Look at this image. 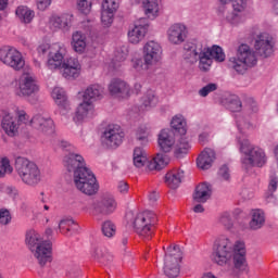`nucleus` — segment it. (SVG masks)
Returning a JSON list of instances; mask_svg holds the SVG:
<instances>
[{"label":"nucleus","instance_id":"49","mask_svg":"<svg viewBox=\"0 0 278 278\" xmlns=\"http://www.w3.org/2000/svg\"><path fill=\"white\" fill-rule=\"evenodd\" d=\"M102 205L109 210H116V207H118V203H116L114 195H104L102 199Z\"/></svg>","mask_w":278,"mask_h":278},{"label":"nucleus","instance_id":"6","mask_svg":"<svg viewBox=\"0 0 278 278\" xmlns=\"http://www.w3.org/2000/svg\"><path fill=\"white\" fill-rule=\"evenodd\" d=\"M127 225L141 238H152L153 229L157 225V215L151 210H129L125 215Z\"/></svg>","mask_w":278,"mask_h":278},{"label":"nucleus","instance_id":"63","mask_svg":"<svg viewBox=\"0 0 278 278\" xmlns=\"http://www.w3.org/2000/svg\"><path fill=\"white\" fill-rule=\"evenodd\" d=\"M134 90L138 94L142 90V84L136 83L134 86Z\"/></svg>","mask_w":278,"mask_h":278},{"label":"nucleus","instance_id":"9","mask_svg":"<svg viewBox=\"0 0 278 278\" xmlns=\"http://www.w3.org/2000/svg\"><path fill=\"white\" fill-rule=\"evenodd\" d=\"M38 92H40L38 77L34 74L31 66L26 65L18 78L16 94L22 99H27L29 103H36Z\"/></svg>","mask_w":278,"mask_h":278},{"label":"nucleus","instance_id":"14","mask_svg":"<svg viewBox=\"0 0 278 278\" xmlns=\"http://www.w3.org/2000/svg\"><path fill=\"white\" fill-rule=\"evenodd\" d=\"M21 123L24 125L29 123V115L24 110H16L14 113L4 112L1 118V129L9 138H14L18 136Z\"/></svg>","mask_w":278,"mask_h":278},{"label":"nucleus","instance_id":"37","mask_svg":"<svg viewBox=\"0 0 278 278\" xmlns=\"http://www.w3.org/2000/svg\"><path fill=\"white\" fill-rule=\"evenodd\" d=\"M79 229V226L77 225V222H75L71 217L62 218L59 222V231L60 233H63V236H68L71 231H77Z\"/></svg>","mask_w":278,"mask_h":278},{"label":"nucleus","instance_id":"33","mask_svg":"<svg viewBox=\"0 0 278 278\" xmlns=\"http://www.w3.org/2000/svg\"><path fill=\"white\" fill-rule=\"evenodd\" d=\"M170 127L180 136H186L188 132V123L186 122V117L181 114H176L172 117Z\"/></svg>","mask_w":278,"mask_h":278},{"label":"nucleus","instance_id":"20","mask_svg":"<svg viewBox=\"0 0 278 278\" xmlns=\"http://www.w3.org/2000/svg\"><path fill=\"white\" fill-rule=\"evenodd\" d=\"M125 132L123 131V128L118 125H110L102 136V142L103 146L109 149H116L123 144Z\"/></svg>","mask_w":278,"mask_h":278},{"label":"nucleus","instance_id":"54","mask_svg":"<svg viewBox=\"0 0 278 278\" xmlns=\"http://www.w3.org/2000/svg\"><path fill=\"white\" fill-rule=\"evenodd\" d=\"M58 144L60 149H63V151H75V146L66 140H59Z\"/></svg>","mask_w":278,"mask_h":278},{"label":"nucleus","instance_id":"13","mask_svg":"<svg viewBox=\"0 0 278 278\" xmlns=\"http://www.w3.org/2000/svg\"><path fill=\"white\" fill-rule=\"evenodd\" d=\"M15 170L26 186H38L42 181V173L38 165L23 156L15 159Z\"/></svg>","mask_w":278,"mask_h":278},{"label":"nucleus","instance_id":"47","mask_svg":"<svg viewBox=\"0 0 278 278\" xmlns=\"http://www.w3.org/2000/svg\"><path fill=\"white\" fill-rule=\"evenodd\" d=\"M219 223L223 225L226 229H231L233 227V218L229 214V212H224L219 216Z\"/></svg>","mask_w":278,"mask_h":278},{"label":"nucleus","instance_id":"10","mask_svg":"<svg viewBox=\"0 0 278 278\" xmlns=\"http://www.w3.org/2000/svg\"><path fill=\"white\" fill-rule=\"evenodd\" d=\"M26 244L29 251L39 262L40 266H45L48 262H51V253L53 245L51 241L42 240V237L36 230H28L26 232Z\"/></svg>","mask_w":278,"mask_h":278},{"label":"nucleus","instance_id":"19","mask_svg":"<svg viewBox=\"0 0 278 278\" xmlns=\"http://www.w3.org/2000/svg\"><path fill=\"white\" fill-rule=\"evenodd\" d=\"M109 94L118 101H125L134 94L131 85L122 78H113L108 86Z\"/></svg>","mask_w":278,"mask_h":278},{"label":"nucleus","instance_id":"34","mask_svg":"<svg viewBox=\"0 0 278 278\" xmlns=\"http://www.w3.org/2000/svg\"><path fill=\"white\" fill-rule=\"evenodd\" d=\"M142 5L148 18H155L160 15V0H143Z\"/></svg>","mask_w":278,"mask_h":278},{"label":"nucleus","instance_id":"45","mask_svg":"<svg viewBox=\"0 0 278 278\" xmlns=\"http://www.w3.org/2000/svg\"><path fill=\"white\" fill-rule=\"evenodd\" d=\"M216 90H218V85L216 83H210L206 86L202 87L199 91L198 94L200 97H207L208 94H211V92H216Z\"/></svg>","mask_w":278,"mask_h":278},{"label":"nucleus","instance_id":"39","mask_svg":"<svg viewBox=\"0 0 278 278\" xmlns=\"http://www.w3.org/2000/svg\"><path fill=\"white\" fill-rule=\"evenodd\" d=\"M16 17L21 23H30L34 21V16H36V13L34 10L29 9L28 7L21 5L15 11Z\"/></svg>","mask_w":278,"mask_h":278},{"label":"nucleus","instance_id":"50","mask_svg":"<svg viewBox=\"0 0 278 278\" xmlns=\"http://www.w3.org/2000/svg\"><path fill=\"white\" fill-rule=\"evenodd\" d=\"M125 60H127V53H123L121 56H117L116 59H114L111 62V68H113V71H118V68H121V66H123V62H125Z\"/></svg>","mask_w":278,"mask_h":278},{"label":"nucleus","instance_id":"41","mask_svg":"<svg viewBox=\"0 0 278 278\" xmlns=\"http://www.w3.org/2000/svg\"><path fill=\"white\" fill-rule=\"evenodd\" d=\"M114 14H116V11H108L105 9H101L102 27H112V23H114Z\"/></svg>","mask_w":278,"mask_h":278},{"label":"nucleus","instance_id":"11","mask_svg":"<svg viewBox=\"0 0 278 278\" xmlns=\"http://www.w3.org/2000/svg\"><path fill=\"white\" fill-rule=\"evenodd\" d=\"M132 164L136 168H147V170H162L170 164V157L166 154L157 153L154 157L149 159L147 150L136 147L132 151Z\"/></svg>","mask_w":278,"mask_h":278},{"label":"nucleus","instance_id":"28","mask_svg":"<svg viewBox=\"0 0 278 278\" xmlns=\"http://www.w3.org/2000/svg\"><path fill=\"white\" fill-rule=\"evenodd\" d=\"M193 199L198 201V203H207V201L212 199V185L207 182L199 184L195 187Z\"/></svg>","mask_w":278,"mask_h":278},{"label":"nucleus","instance_id":"16","mask_svg":"<svg viewBox=\"0 0 278 278\" xmlns=\"http://www.w3.org/2000/svg\"><path fill=\"white\" fill-rule=\"evenodd\" d=\"M232 11L226 15V21L231 27H240L249 21V0H232Z\"/></svg>","mask_w":278,"mask_h":278},{"label":"nucleus","instance_id":"44","mask_svg":"<svg viewBox=\"0 0 278 278\" xmlns=\"http://www.w3.org/2000/svg\"><path fill=\"white\" fill-rule=\"evenodd\" d=\"M77 10L81 12V14H90V11L92 10V0H78Z\"/></svg>","mask_w":278,"mask_h":278},{"label":"nucleus","instance_id":"46","mask_svg":"<svg viewBox=\"0 0 278 278\" xmlns=\"http://www.w3.org/2000/svg\"><path fill=\"white\" fill-rule=\"evenodd\" d=\"M0 192H2V194H7L11 199L18 197V190L16 187H12L10 185H0Z\"/></svg>","mask_w":278,"mask_h":278},{"label":"nucleus","instance_id":"58","mask_svg":"<svg viewBox=\"0 0 278 278\" xmlns=\"http://www.w3.org/2000/svg\"><path fill=\"white\" fill-rule=\"evenodd\" d=\"M237 127L239 131L242 134L244 132V129H249L251 127V124L244 122V121H239L237 122Z\"/></svg>","mask_w":278,"mask_h":278},{"label":"nucleus","instance_id":"59","mask_svg":"<svg viewBox=\"0 0 278 278\" xmlns=\"http://www.w3.org/2000/svg\"><path fill=\"white\" fill-rule=\"evenodd\" d=\"M241 197L243 199H253V191H251L249 188H243L241 190Z\"/></svg>","mask_w":278,"mask_h":278},{"label":"nucleus","instance_id":"43","mask_svg":"<svg viewBox=\"0 0 278 278\" xmlns=\"http://www.w3.org/2000/svg\"><path fill=\"white\" fill-rule=\"evenodd\" d=\"M14 168L10 164V159L0 157V177H5V175H12Z\"/></svg>","mask_w":278,"mask_h":278},{"label":"nucleus","instance_id":"31","mask_svg":"<svg viewBox=\"0 0 278 278\" xmlns=\"http://www.w3.org/2000/svg\"><path fill=\"white\" fill-rule=\"evenodd\" d=\"M266 225V213L262 210H254L251 214V219L249 222V228L252 231H257Z\"/></svg>","mask_w":278,"mask_h":278},{"label":"nucleus","instance_id":"64","mask_svg":"<svg viewBox=\"0 0 278 278\" xmlns=\"http://www.w3.org/2000/svg\"><path fill=\"white\" fill-rule=\"evenodd\" d=\"M250 110L253 113L257 112V102L252 101V104L250 105Z\"/></svg>","mask_w":278,"mask_h":278},{"label":"nucleus","instance_id":"2","mask_svg":"<svg viewBox=\"0 0 278 278\" xmlns=\"http://www.w3.org/2000/svg\"><path fill=\"white\" fill-rule=\"evenodd\" d=\"M211 260L217 266H230L231 260H233L235 268L244 270L247 268V247L242 241L233 243L227 237H219L214 243Z\"/></svg>","mask_w":278,"mask_h":278},{"label":"nucleus","instance_id":"53","mask_svg":"<svg viewBox=\"0 0 278 278\" xmlns=\"http://www.w3.org/2000/svg\"><path fill=\"white\" fill-rule=\"evenodd\" d=\"M278 188V177L275 174H271L269 176V185H268V190L269 192H276Z\"/></svg>","mask_w":278,"mask_h":278},{"label":"nucleus","instance_id":"4","mask_svg":"<svg viewBox=\"0 0 278 278\" xmlns=\"http://www.w3.org/2000/svg\"><path fill=\"white\" fill-rule=\"evenodd\" d=\"M65 53L66 47H64V43H52L47 66L50 71H61L62 77L65 79H77L81 75V63L76 58L64 61Z\"/></svg>","mask_w":278,"mask_h":278},{"label":"nucleus","instance_id":"62","mask_svg":"<svg viewBox=\"0 0 278 278\" xmlns=\"http://www.w3.org/2000/svg\"><path fill=\"white\" fill-rule=\"evenodd\" d=\"M207 138H210V132L204 131L199 135V142H206Z\"/></svg>","mask_w":278,"mask_h":278},{"label":"nucleus","instance_id":"61","mask_svg":"<svg viewBox=\"0 0 278 278\" xmlns=\"http://www.w3.org/2000/svg\"><path fill=\"white\" fill-rule=\"evenodd\" d=\"M157 199H160V194L155 191H152L150 194H149V201L150 203H155V201H157Z\"/></svg>","mask_w":278,"mask_h":278},{"label":"nucleus","instance_id":"56","mask_svg":"<svg viewBox=\"0 0 278 278\" xmlns=\"http://www.w3.org/2000/svg\"><path fill=\"white\" fill-rule=\"evenodd\" d=\"M53 47L52 45L49 43H41L38 48L37 51L40 55H45V53H51V48Z\"/></svg>","mask_w":278,"mask_h":278},{"label":"nucleus","instance_id":"26","mask_svg":"<svg viewBox=\"0 0 278 278\" xmlns=\"http://www.w3.org/2000/svg\"><path fill=\"white\" fill-rule=\"evenodd\" d=\"M51 97L53 101L56 103L58 108H60L62 114H66V112H71V101H68V97L66 96V91L61 87H54L51 92Z\"/></svg>","mask_w":278,"mask_h":278},{"label":"nucleus","instance_id":"36","mask_svg":"<svg viewBox=\"0 0 278 278\" xmlns=\"http://www.w3.org/2000/svg\"><path fill=\"white\" fill-rule=\"evenodd\" d=\"M130 68L134 71V73H137V75H142V73L150 71V68H153L151 64H147V60L142 59L140 56H134L130 60Z\"/></svg>","mask_w":278,"mask_h":278},{"label":"nucleus","instance_id":"18","mask_svg":"<svg viewBox=\"0 0 278 278\" xmlns=\"http://www.w3.org/2000/svg\"><path fill=\"white\" fill-rule=\"evenodd\" d=\"M142 55L146 64H151L152 67L160 66L163 58L162 45L155 40L147 41L142 48Z\"/></svg>","mask_w":278,"mask_h":278},{"label":"nucleus","instance_id":"1","mask_svg":"<svg viewBox=\"0 0 278 278\" xmlns=\"http://www.w3.org/2000/svg\"><path fill=\"white\" fill-rule=\"evenodd\" d=\"M63 166L68 173H74V186L79 192L87 197H94L99 192V181L92 170L86 166V160L81 154L74 152L65 154Z\"/></svg>","mask_w":278,"mask_h":278},{"label":"nucleus","instance_id":"60","mask_svg":"<svg viewBox=\"0 0 278 278\" xmlns=\"http://www.w3.org/2000/svg\"><path fill=\"white\" fill-rule=\"evenodd\" d=\"M118 190L122 194H125V192L129 190V186L127 185V182L122 181L118 184Z\"/></svg>","mask_w":278,"mask_h":278},{"label":"nucleus","instance_id":"24","mask_svg":"<svg viewBox=\"0 0 278 278\" xmlns=\"http://www.w3.org/2000/svg\"><path fill=\"white\" fill-rule=\"evenodd\" d=\"M254 47L261 58H270L275 53V39L268 34H261Z\"/></svg>","mask_w":278,"mask_h":278},{"label":"nucleus","instance_id":"21","mask_svg":"<svg viewBox=\"0 0 278 278\" xmlns=\"http://www.w3.org/2000/svg\"><path fill=\"white\" fill-rule=\"evenodd\" d=\"M27 125H31L34 129L51 136L55 131V124L49 115L37 114L31 119L28 117Z\"/></svg>","mask_w":278,"mask_h":278},{"label":"nucleus","instance_id":"57","mask_svg":"<svg viewBox=\"0 0 278 278\" xmlns=\"http://www.w3.org/2000/svg\"><path fill=\"white\" fill-rule=\"evenodd\" d=\"M38 10L45 11L51 5V0H36Z\"/></svg>","mask_w":278,"mask_h":278},{"label":"nucleus","instance_id":"17","mask_svg":"<svg viewBox=\"0 0 278 278\" xmlns=\"http://www.w3.org/2000/svg\"><path fill=\"white\" fill-rule=\"evenodd\" d=\"M179 262H181V251L179 250V247H169L164 258V275L169 278L179 277V273L181 271Z\"/></svg>","mask_w":278,"mask_h":278},{"label":"nucleus","instance_id":"52","mask_svg":"<svg viewBox=\"0 0 278 278\" xmlns=\"http://www.w3.org/2000/svg\"><path fill=\"white\" fill-rule=\"evenodd\" d=\"M111 214H112V211H108V210H96V211H92V213H90V215L94 216L97 220H103L105 216H110Z\"/></svg>","mask_w":278,"mask_h":278},{"label":"nucleus","instance_id":"22","mask_svg":"<svg viewBox=\"0 0 278 278\" xmlns=\"http://www.w3.org/2000/svg\"><path fill=\"white\" fill-rule=\"evenodd\" d=\"M149 31V23L147 20L141 18L137 21L132 27L128 29V41L131 45H140Z\"/></svg>","mask_w":278,"mask_h":278},{"label":"nucleus","instance_id":"15","mask_svg":"<svg viewBox=\"0 0 278 278\" xmlns=\"http://www.w3.org/2000/svg\"><path fill=\"white\" fill-rule=\"evenodd\" d=\"M0 62L13 71L25 70V56L14 47L5 46L0 49Z\"/></svg>","mask_w":278,"mask_h":278},{"label":"nucleus","instance_id":"30","mask_svg":"<svg viewBox=\"0 0 278 278\" xmlns=\"http://www.w3.org/2000/svg\"><path fill=\"white\" fill-rule=\"evenodd\" d=\"M86 47H88V37L86 34L77 30L72 35V48L76 53H85Z\"/></svg>","mask_w":278,"mask_h":278},{"label":"nucleus","instance_id":"32","mask_svg":"<svg viewBox=\"0 0 278 278\" xmlns=\"http://www.w3.org/2000/svg\"><path fill=\"white\" fill-rule=\"evenodd\" d=\"M185 177L182 169H173L165 175V184L173 190L177 189L181 185V180Z\"/></svg>","mask_w":278,"mask_h":278},{"label":"nucleus","instance_id":"48","mask_svg":"<svg viewBox=\"0 0 278 278\" xmlns=\"http://www.w3.org/2000/svg\"><path fill=\"white\" fill-rule=\"evenodd\" d=\"M121 0H102V10L116 12L118 10V5Z\"/></svg>","mask_w":278,"mask_h":278},{"label":"nucleus","instance_id":"7","mask_svg":"<svg viewBox=\"0 0 278 278\" xmlns=\"http://www.w3.org/2000/svg\"><path fill=\"white\" fill-rule=\"evenodd\" d=\"M239 151L241 153V164L245 169L266 165L267 157L264 149L251 143L247 137L238 138Z\"/></svg>","mask_w":278,"mask_h":278},{"label":"nucleus","instance_id":"40","mask_svg":"<svg viewBox=\"0 0 278 278\" xmlns=\"http://www.w3.org/2000/svg\"><path fill=\"white\" fill-rule=\"evenodd\" d=\"M101 229L105 238L112 239L114 236H116V224H114L112 220L103 222Z\"/></svg>","mask_w":278,"mask_h":278},{"label":"nucleus","instance_id":"51","mask_svg":"<svg viewBox=\"0 0 278 278\" xmlns=\"http://www.w3.org/2000/svg\"><path fill=\"white\" fill-rule=\"evenodd\" d=\"M12 222V214L10 210H0V225H10Z\"/></svg>","mask_w":278,"mask_h":278},{"label":"nucleus","instance_id":"3","mask_svg":"<svg viewBox=\"0 0 278 278\" xmlns=\"http://www.w3.org/2000/svg\"><path fill=\"white\" fill-rule=\"evenodd\" d=\"M185 60L191 64L199 62L198 68L202 73H207L215 62H225V52L218 46H206L205 42L193 40L185 46Z\"/></svg>","mask_w":278,"mask_h":278},{"label":"nucleus","instance_id":"35","mask_svg":"<svg viewBox=\"0 0 278 278\" xmlns=\"http://www.w3.org/2000/svg\"><path fill=\"white\" fill-rule=\"evenodd\" d=\"M151 138V129H149V126L141 125L139 126L135 131V140L140 144L141 147H147L149 144Z\"/></svg>","mask_w":278,"mask_h":278},{"label":"nucleus","instance_id":"5","mask_svg":"<svg viewBox=\"0 0 278 278\" xmlns=\"http://www.w3.org/2000/svg\"><path fill=\"white\" fill-rule=\"evenodd\" d=\"M105 94V89L101 85H90L85 90L78 92L81 102L76 108L72 119L76 125L88 123L94 118V101H101Z\"/></svg>","mask_w":278,"mask_h":278},{"label":"nucleus","instance_id":"27","mask_svg":"<svg viewBox=\"0 0 278 278\" xmlns=\"http://www.w3.org/2000/svg\"><path fill=\"white\" fill-rule=\"evenodd\" d=\"M216 162V151L212 148H205L197 159V166L200 170H210Z\"/></svg>","mask_w":278,"mask_h":278},{"label":"nucleus","instance_id":"42","mask_svg":"<svg viewBox=\"0 0 278 278\" xmlns=\"http://www.w3.org/2000/svg\"><path fill=\"white\" fill-rule=\"evenodd\" d=\"M92 256L96 260H100V262H110L112 260V255L108 252V249L98 247L93 250Z\"/></svg>","mask_w":278,"mask_h":278},{"label":"nucleus","instance_id":"38","mask_svg":"<svg viewBox=\"0 0 278 278\" xmlns=\"http://www.w3.org/2000/svg\"><path fill=\"white\" fill-rule=\"evenodd\" d=\"M222 105L230 112H240L242 110V102L238 96H226L222 100Z\"/></svg>","mask_w":278,"mask_h":278},{"label":"nucleus","instance_id":"55","mask_svg":"<svg viewBox=\"0 0 278 278\" xmlns=\"http://www.w3.org/2000/svg\"><path fill=\"white\" fill-rule=\"evenodd\" d=\"M218 175L224 181H228L230 174H229V167L227 165H224L219 168Z\"/></svg>","mask_w":278,"mask_h":278},{"label":"nucleus","instance_id":"8","mask_svg":"<svg viewBox=\"0 0 278 278\" xmlns=\"http://www.w3.org/2000/svg\"><path fill=\"white\" fill-rule=\"evenodd\" d=\"M157 147L163 153H174L177 159L188 155L190 151V142L188 139L181 137L180 139H175V132L170 128H164L157 134Z\"/></svg>","mask_w":278,"mask_h":278},{"label":"nucleus","instance_id":"29","mask_svg":"<svg viewBox=\"0 0 278 278\" xmlns=\"http://www.w3.org/2000/svg\"><path fill=\"white\" fill-rule=\"evenodd\" d=\"M155 105H157V97H155V91L148 90L140 99L139 112H141V114H144V112H151Z\"/></svg>","mask_w":278,"mask_h":278},{"label":"nucleus","instance_id":"12","mask_svg":"<svg viewBox=\"0 0 278 278\" xmlns=\"http://www.w3.org/2000/svg\"><path fill=\"white\" fill-rule=\"evenodd\" d=\"M257 64V54L255 50L247 43L238 47L235 56L229 59V66L239 75H244L249 68H253Z\"/></svg>","mask_w":278,"mask_h":278},{"label":"nucleus","instance_id":"25","mask_svg":"<svg viewBox=\"0 0 278 278\" xmlns=\"http://www.w3.org/2000/svg\"><path fill=\"white\" fill-rule=\"evenodd\" d=\"M72 23L73 15L71 14H53L48 20V27L51 31H68V29H71Z\"/></svg>","mask_w":278,"mask_h":278},{"label":"nucleus","instance_id":"23","mask_svg":"<svg viewBox=\"0 0 278 278\" xmlns=\"http://www.w3.org/2000/svg\"><path fill=\"white\" fill-rule=\"evenodd\" d=\"M166 36L170 45H182L188 38V27L184 23H175L167 28Z\"/></svg>","mask_w":278,"mask_h":278}]
</instances>
